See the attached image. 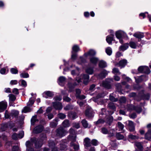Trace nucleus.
Instances as JSON below:
<instances>
[{"label": "nucleus", "mask_w": 151, "mask_h": 151, "mask_svg": "<svg viewBox=\"0 0 151 151\" xmlns=\"http://www.w3.org/2000/svg\"><path fill=\"white\" fill-rule=\"evenodd\" d=\"M114 78L115 80L117 81H119L120 79V78H119V77L117 76H114Z\"/></svg>", "instance_id": "0e129e2a"}, {"label": "nucleus", "mask_w": 151, "mask_h": 151, "mask_svg": "<svg viewBox=\"0 0 151 151\" xmlns=\"http://www.w3.org/2000/svg\"><path fill=\"white\" fill-rule=\"evenodd\" d=\"M70 145V146L73 147L75 150H77L79 149V145L74 143L73 142H71Z\"/></svg>", "instance_id": "f3484780"}, {"label": "nucleus", "mask_w": 151, "mask_h": 151, "mask_svg": "<svg viewBox=\"0 0 151 151\" xmlns=\"http://www.w3.org/2000/svg\"><path fill=\"white\" fill-rule=\"evenodd\" d=\"M55 145V144L53 141L49 142V145L50 147L53 146Z\"/></svg>", "instance_id": "e2e57ef3"}, {"label": "nucleus", "mask_w": 151, "mask_h": 151, "mask_svg": "<svg viewBox=\"0 0 151 151\" xmlns=\"http://www.w3.org/2000/svg\"><path fill=\"white\" fill-rule=\"evenodd\" d=\"M57 124L55 122H51L50 123V126L52 127H56L57 126Z\"/></svg>", "instance_id": "13d9d810"}, {"label": "nucleus", "mask_w": 151, "mask_h": 151, "mask_svg": "<svg viewBox=\"0 0 151 151\" xmlns=\"http://www.w3.org/2000/svg\"><path fill=\"white\" fill-rule=\"evenodd\" d=\"M10 70L12 74H16L18 72V70L15 68H12Z\"/></svg>", "instance_id": "a19ab883"}, {"label": "nucleus", "mask_w": 151, "mask_h": 151, "mask_svg": "<svg viewBox=\"0 0 151 151\" xmlns=\"http://www.w3.org/2000/svg\"><path fill=\"white\" fill-rule=\"evenodd\" d=\"M63 100L67 102H69L70 101V99L68 97H66L63 98Z\"/></svg>", "instance_id": "69168bd1"}, {"label": "nucleus", "mask_w": 151, "mask_h": 151, "mask_svg": "<svg viewBox=\"0 0 151 151\" xmlns=\"http://www.w3.org/2000/svg\"><path fill=\"white\" fill-rule=\"evenodd\" d=\"M125 33L121 30H119L117 31L116 33V36L118 39H120L121 38L122 35Z\"/></svg>", "instance_id": "ddd939ff"}, {"label": "nucleus", "mask_w": 151, "mask_h": 151, "mask_svg": "<svg viewBox=\"0 0 151 151\" xmlns=\"http://www.w3.org/2000/svg\"><path fill=\"white\" fill-rule=\"evenodd\" d=\"M76 96L77 98L80 96V94L81 93V91L79 89H77L76 90Z\"/></svg>", "instance_id": "09e8293b"}, {"label": "nucleus", "mask_w": 151, "mask_h": 151, "mask_svg": "<svg viewBox=\"0 0 151 151\" xmlns=\"http://www.w3.org/2000/svg\"><path fill=\"white\" fill-rule=\"evenodd\" d=\"M129 45L133 49L136 48L137 46V43L132 41L129 42Z\"/></svg>", "instance_id": "6ab92c4d"}, {"label": "nucleus", "mask_w": 151, "mask_h": 151, "mask_svg": "<svg viewBox=\"0 0 151 151\" xmlns=\"http://www.w3.org/2000/svg\"><path fill=\"white\" fill-rule=\"evenodd\" d=\"M128 109L135 110L137 112L139 113H140L142 111V109L140 107L135 106L132 105L129 106V108Z\"/></svg>", "instance_id": "0eeeda50"}, {"label": "nucleus", "mask_w": 151, "mask_h": 151, "mask_svg": "<svg viewBox=\"0 0 151 151\" xmlns=\"http://www.w3.org/2000/svg\"><path fill=\"white\" fill-rule=\"evenodd\" d=\"M20 76L21 78H27L29 77V75L27 73L23 72L20 74Z\"/></svg>", "instance_id": "72a5a7b5"}, {"label": "nucleus", "mask_w": 151, "mask_h": 151, "mask_svg": "<svg viewBox=\"0 0 151 151\" xmlns=\"http://www.w3.org/2000/svg\"><path fill=\"white\" fill-rule=\"evenodd\" d=\"M43 129V127L39 125L37 126L34 129V132L35 133H38L41 132Z\"/></svg>", "instance_id": "1a4fd4ad"}, {"label": "nucleus", "mask_w": 151, "mask_h": 151, "mask_svg": "<svg viewBox=\"0 0 151 151\" xmlns=\"http://www.w3.org/2000/svg\"><path fill=\"white\" fill-rule=\"evenodd\" d=\"M106 52L108 55H110L112 52L111 49L110 47L106 48Z\"/></svg>", "instance_id": "2f4dec72"}, {"label": "nucleus", "mask_w": 151, "mask_h": 151, "mask_svg": "<svg viewBox=\"0 0 151 151\" xmlns=\"http://www.w3.org/2000/svg\"><path fill=\"white\" fill-rule=\"evenodd\" d=\"M86 116L88 118H92L93 116V112L91 108L87 109L85 112Z\"/></svg>", "instance_id": "7ed1b4c3"}, {"label": "nucleus", "mask_w": 151, "mask_h": 151, "mask_svg": "<svg viewBox=\"0 0 151 151\" xmlns=\"http://www.w3.org/2000/svg\"><path fill=\"white\" fill-rule=\"evenodd\" d=\"M73 127L77 129H78L79 128L80 125L79 123H76L74 124Z\"/></svg>", "instance_id": "774afa93"}, {"label": "nucleus", "mask_w": 151, "mask_h": 151, "mask_svg": "<svg viewBox=\"0 0 151 151\" xmlns=\"http://www.w3.org/2000/svg\"><path fill=\"white\" fill-rule=\"evenodd\" d=\"M18 81L16 80H13L11 81L10 84L11 85H14L17 84Z\"/></svg>", "instance_id": "de8ad7c7"}, {"label": "nucleus", "mask_w": 151, "mask_h": 151, "mask_svg": "<svg viewBox=\"0 0 151 151\" xmlns=\"http://www.w3.org/2000/svg\"><path fill=\"white\" fill-rule=\"evenodd\" d=\"M31 111V109L28 106H25L24 108L22 110V112L26 113L27 112H30Z\"/></svg>", "instance_id": "473e14b6"}, {"label": "nucleus", "mask_w": 151, "mask_h": 151, "mask_svg": "<svg viewBox=\"0 0 151 151\" xmlns=\"http://www.w3.org/2000/svg\"><path fill=\"white\" fill-rule=\"evenodd\" d=\"M114 39V35H111L108 36L106 39L107 42L109 44H110L111 43L112 41Z\"/></svg>", "instance_id": "f8f14e48"}, {"label": "nucleus", "mask_w": 151, "mask_h": 151, "mask_svg": "<svg viewBox=\"0 0 151 151\" xmlns=\"http://www.w3.org/2000/svg\"><path fill=\"white\" fill-rule=\"evenodd\" d=\"M72 50L74 52H77L79 50V47L77 45H74L73 47Z\"/></svg>", "instance_id": "f704fd0d"}, {"label": "nucleus", "mask_w": 151, "mask_h": 151, "mask_svg": "<svg viewBox=\"0 0 151 151\" xmlns=\"http://www.w3.org/2000/svg\"><path fill=\"white\" fill-rule=\"evenodd\" d=\"M83 143L85 147H88L91 146V141L88 137L84 139Z\"/></svg>", "instance_id": "423d86ee"}, {"label": "nucleus", "mask_w": 151, "mask_h": 151, "mask_svg": "<svg viewBox=\"0 0 151 151\" xmlns=\"http://www.w3.org/2000/svg\"><path fill=\"white\" fill-rule=\"evenodd\" d=\"M86 72L87 73L91 74L93 73V70L92 69L89 68L86 70Z\"/></svg>", "instance_id": "79ce46f5"}, {"label": "nucleus", "mask_w": 151, "mask_h": 151, "mask_svg": "<svg viewBox=\"0 0 151 151\" xmlns=\"http://www.w3.org/2000/svg\"><path fill=\"white\" fill-rule=\"evenodd\" d=\"M99 142L96 139H93L91 140V145L96 146L99 144Z\"/></svg>", "instance_id": "c85d7f7f"}, {"label": "nucleus", "mask_w": 151, "mask_h": 151, "mask_svg": "<svg viewBox=\"0 0 151 151\" xmlns=\"http://www.w3.org/2000/svg\"><path fill=\"white\" fill-rule=\"evenodd\" d=\"M9 100L10 101H14L16 99V97L15 95L13 94H10L9 95Z\"/></svg>", "instance_id": "412c9836"}, {"label": "nucleus", "mask_w": 151, "mask_h": 151, "mask_svg": "<svg viewBox=\"0 0 151 151\" xmlns=\"http://www.w3.org/2000/svg\"><path fill=\"white\" fill-rule=\"evenodd\" d=\"M104 96L103 93L99 94L96 97V99H99L103 97Z\"/></svg>", "instance_id": "49530a36"}, {"label": "nucleus", "mask_w": 151, "mask_h": 151, "mask_svg": "<svg viewBox=\"0 0 151 151\" xmlns=\"http://www.w3.org/2000/svg\"><path fill=\"white\" fill-rule=\"evenodd\" d=\"M99 66L100 68H103L104 66V62L103 61H100L99 63Z\"/></svg>", "instance_id": "052dcab7"}, {"label": "nucleus", "mask_w": 151, "mask_h": 151, "mask_svg": "<svg viewBox=\"0 0 151 151\" xmlns=\"http://www.w3.org/2000/svg\"><path fill=\"white\" fill-rule=\"evenodd\" d=\"M17 135L16 133H14L12 136V138L14 140L17 139Z\"/></svg>", "instance_id": "3c124183"}, {"label": "nucleus", "mask_w": 151, "mask_h": 151, "mask_svg": "<svg viewBox=\"0 0 151 151\" xmlns=\"http://www.w3.org/2000/svg\"><path fill=\"white\" fill-rule=\"evenodd\" d=\"M65 81V77L61 76L59 77L58 79L59 84L62 85V84L64 83Z\"/></svg>", "instance_id": "aec40b11"}, {"label": "nucleus", "mask_w": 151, "mask_h": 151, "mask_svg": "<svg viewBox=\"0 0 151 151\" xmlns=\"http://www.w3.org/2000/svg\"><path fill=\"white\" fill-rule=\"evenodd\" d=\"M84 15L86 17H88L89 16L90 14L88 12H84Z\"/></svg>", "instance_id": "680f3d73"}, {"label": "nucleus", "mask_w": 151, "mask_h": 151, "mask_svg": "<svg viewBox=\"0 0 151 151\" xmlns=\"http://www.w3.org/2000/svg\"><path fill=\"white\" fill-rule=\"evenodd\" d=\"M146 76H140L137 79H136V81L138 83L141 82L142 81L146 80Z\"/></svg>", "instance_id": "a211bd4d"}, {"label": "nucleus", "mask_w": 151, "mask_h": 151, "mask_svg": "<svg viewBox=\"0 0 151 151\" xmlns=\"http://www.w3.org/2000/svg\"><path fill=\"white\" fill-rule=\"evenodd\" d=\"M116 138L118 139H122L124 138V136L120 134L119 133H117L116 134Z\"/></svg>", "instance_id": "e433bc0d"}, {"label": "nucleus", "mask_w": 151, "mask_h": 151, "mask_svg": "<svg viewBox=\"0 0 151 151\" xmlns=\"http://www.w3.org/2000/svg\"><path fill=\"white\" fill-rule=\"evenodd\" d=\"M7 106V103L6 101H2L0 102V112L4 111L6 109Z\"/></svg>", "instance_id": "20e7f679"}, {"label": "nucleus", "mask_w": 151, "mask_h": 151, "mask_svg": "<svg viewBox=\"0 0 151 151\" xmlns=\"http://www.w3.org/2000/svg\"><path fill=\"white\" fill-rule=\"evenodd\" d=\"M109 99H110L112 101H117V99L115 98L112 96H110Z\"/></svg>", "instance_id": "4d7b16f0"}, {"label": "nucleus", "mask_w": 151, "mask_h": 151, "mask_svg": "<svg viewBox=\"0 0 151 151\" xmlns=\"http://www.w3.org/2000/svg\"><path fill=\"white\" fill-rule=\"evenodd\" d=\"M63 126L65 127H67L70 126L69 121L67 119L65 120L62 123Z\"/></svg>", "instance_id": "dca6fc26"}, {"label": "nucleus", "mask_w": 151, "mask_h": 151, "mask_svg": "<svg viewBox=\"0 0 151 151\" xmlns=\"http://www.w3.org/2000/svg\"><path fill=\"white\" fill-rule=\"evenodd\" d=\"M118 127L121 130H122L124 128V126L121 122H118Z\"/></svg>", "instance_id": "37998d69"}, {"label": "nucleus", "mask_w": 151, "mask_h": 151, "mask_svg": "<svg viewBox=\"0 0 151 151\" xmlns=\"http://www.w3.org/2000/svg\"><path fill=\"white\" fill-rule=\"evenodd\" d=\"M138 70L139 72H144L147 73H150L149 68L146 66H140L138 68Z\"/></svg>", "instance_id": "f03ea898"}, {"label": "nucleus", "mask_w": 151, "mask_h": 151, "mask_svg": "<svg viewBox=\"0 0 151 151\" xmlns=\"http://www.w3.org/2000/svg\"><path fill=\"white\" fill-rule=\"evenodd\" d=\"M58 116L60 119H63L65 118L66 116L64 114L59 113L58 114Z\"/></svg>", "instance_id": "4c0bfd02"}, {"label": "nucleus", "mask_w": 151, "mask_h": 151, "mask_svg": "<svg viewBox=\"0 0 151 151\" xmlns=\"http://www.w3.org/2000/svg\"><path fill=\"white\" fill-rule=\"evenodd\" d=\"M35 65V64L34 63H31L28 68L27 69V70H28L30 69L31 68H32Z\"/></svg>", "instance_id": "bf43d9fd"}, {"label": "nucleus", "mask_w": 151, "mask_h": 151, "mask_svg": "<svg viewBox=\"0 0 151 151\" xmlns=\"http://www.w3.org/2000/svg\"><path fill=\"white\" fill-rule=\"evenodd\" d=\"M56 136L62 137L67 133V132L62 127H60L56 130Z\"/></svg>", "instance_id": "f257e3e1"}, {"label": "nucleus", "mask_w": 151, "mask_h": 151, "mask_svg": "<svg viewBox=\"0 0 151 151\" xmlns=\"http://www.w3.org/2000/svg\"><path fill=\"white\" fill-rule=\"evenodd\" d=\"M90 61L92 63L96 64L98 61V59L96 58L93 57L90 58Z\"/></svg>", "instance_id": "a878e982"}, {"label": "nucleus", "mask_w": 151, "mask_h": 151, "mask_svg": "<svg viewBox=\"0 0 151 151\" xmlns=\"http://www.w3.org/2000/svg\"><path fill=\"white\" fill-rule=\"evenodd\" d=\"M121 103H124L126 101V99L125 97H122L119 100Z\"/></svg>", "instance_id": "8fccbe9b"}, {"label": "nucleus", "mask_w": 151, "mask_h": 151, "mask_svg": "<svg viewBox=\"0 0 151 151\" xmlns=\"http://www.w3.org/2000/svg\"><path fill=\"white\" fill-rule=\"evenodd\" d=\"M145 138L148 140L151 139V130H149L145 135Z\"/></svg>", "instance_id": "2eb2a0df"}, {"label": "nucleus", "mask_w": 151, "mask_h": 151, "mask_svg": "<svg viewBox=\"0 0 151 151\" xmlns=\"http://www.w3.org/2000/svg\"><path fill=\"white\" fill-rule=\"evenodd\" d=\"M81 123L82 125L85 128H86L88 126V123L87 121L85 119H84L83 120L81 121Z\"/></svg>", "instance_id": "cd10ccee"}, {"label": "nucleus", "mask_w": 151, "mask_h": 151, "mask_svg": "<svg viewBox=\"0 0 151 151\" xmlns=\"http://www.w3.org/2000/svg\"><path fill=\"white\" fill-rule=\"evenodd\" d=\"M134 36L139 39L142 38L144 37V35L143 33L137 32L135 33L133 35Z\"/></svg>", "instance_id": "4468645a"}, {"label": "nucleus", "mask_w": 151, "mask_h": 151, "mask_svg": "<svg viewBox=\"0 0 151 151\" xmlns=\"http://www.w3.org/2000/svg\"><path fill=\"white\" fill-rule=\"evenodd\" d=\"M12 93L18 95L19 94L18 89L17 88H14L12 90Z\"/></svg>", "instance_id": "a18cd8bd"}, {"label": "nucleus", "mask_w": 151, "mask_h": 151, "mask_svg": "<svg viewBox=\"0 0 151 151\" xmlns=\"http://www.w3.org/2000/svg\"><path fill=\"white\" fill-rule=\"evenodd\" d=\"M19 84L21 83L20 85L25 87L27 86L26 82L23 80H21L19 81Z\"/></svg>", "instance_id": "7c9ffc66"}, {"label": "nucleus", "mask_w": 151, "mask_h": 151, "mask_svg": "<svg viewBox=\"0 0 151 151\" xmlns=\"http://www.w3.org/2000/svg\"><path fill=\"white\" fill-rule=\"evenodd\" d=\"M127 63V60L125 59H123L121 60L119 62L115 64L116 66H118L121 68L124 67L126 65Z\"/></svg>", "instance_id": "39448f33"}, {"label": "nucleus", "mask_w": 151, "mask_h": 151, "mask_svg": "<svg viewBox=\"0 0 151 151\" xmlns=\"http://www.w3.org/2000/svg\"><path fill=\"white\" fill-rule=\"evenodd\" d=\"M70 117L72 119H74L76 117V115L75 113H71L69 114Z\"/></svg>", "instance_id": "ea45409f"}, {"label": "nucleus", "mask_w": 151, "mask_h": 151, "mask_svg": "<svg viewBox=\"0 0 151 151\" xmlns=\"http://www.w3.org/2000/svg\"><path fill=\"white\" fill-rule=\"evenodd\" d=\"M19 147L18 146H14L12 148V151H18Z\"/></svg>", "instance_id": "6e6d98bb"}, {"label": "nucleus", "mask_w": 151, "mask_h": 151, "mask_svg": "<svg viewBox=\"0 0 151 151\" xmlns=\"http://www.w3.org/2000/svg\"><path fill=\"white\" fill-rule=\"evenodd\" d=\"M128 127L130 132H133L134 130V126L133 122L131 121H128Z\"/></svg>", "instance_id": "9d476101"}, {"label": "nucleus", "mask_w": 151, "mask_h": 151, "mask_svg": "<svg viewBox=\"0 0 151 151\" xmlns=\"http://www.w3.org/2000/svg\"><path fill=\"white\" fill-rule=\"evenodd\" d=\"M83 78L85 79V80L83 81V83L85 85H86L88 82L89 78V76L87 74L84 75L83 76Z\"/></svg>", "instance_id": "393cba45"}, {"label": "nucleus", "mask_w": 151, "mask_h": 151, "mask_svg": "<svg viewBox=\"0 0 151 151\" xmlns=\"http://www.w3.org/2000/svg\"><path fill=\"white\" fill-rule=\"evenodd\" d=\"M53 106L56 110H61L62 108V105L60 102H55L53 103Z\"/></svg>", "instance_id": "6e6552de"}, {"label": "nucleus", "mask_w": 151, "mask_h": 151, "mask_svg": "<svg viewBox=\"0 0 151 151\" xmlns=\"http://www.w3.org/2000/svg\"><path fill=\"white\" fill-rule=\"evenodd\" d=\"M104 123V121L102 119H99L97 122H96V124H103Z\"/></svg>", "instance_id": "603ef678"}, {"label": "nucleus", "mask_w": 151, "mask_h": 151, "mask_svg": "<svg viewBox=\"0 0 151 151\" xmlns=\"http://www.w3.org/2000/svg\"><path fill=\"white\" fill-rule=\"evenodd\" d=\"M95 52L93 50H89L87 53L85 54L86 56L87 55L93 56L95 55Z\"/></svg>", "instance_id": "c756f323"}, {"label": "nucleus", "mask_w": 151, "mask_h": 151, "mask_svg": "<svg viewBox=\"0 0 151 151\" xmlns=\"http://www.w3.org/2000/svg\"><path fill=\"white\" fill-rule=\"evenodd\" d=\"M134 145L137 148L140 150H142L143 149L142 145L141 143L139 142H135Z\"/></svg>", "instance_id": "b1692460"}, {"label": "nucleus", "mask_w": 151, "mask_h": 151, "mask_svg": "<svg viewBox=\"0 0 151 151\" xmlns=\"http://www.w3.org/2000/svg\"><path fill=\"white\" fill-rule=\"evenodd\" d=\"M44 96L46 98L52 97L53 96V93L50 91H46L45 92L43 93Z\"/></svg>", "instance_id": "9b49d317"}, {"label": "nucleus", "mask_w": 151, "mask_h": 151, "mask_svg": "<svg viewBox=\"0 0 151 151\" xmlns=\"http://www.w3.org/2000/svg\"><path fill=\"white\" fill-rule=\"evenodd\" d=\"M112 72L114 74H118L120 75L121 73L119 72V69L117 68H114L112 69Z\"/></svg>", "instance_id": "bb28decb"}, {"label": "nucleus", "mask_w": 151, "mask_h": 151, "mask_svg": "<svg viewBox=\"0 0 151 151\" xmlns=\"http://www.w3.org/2000/svg\"><path fill=\"white\" fill-rule=\"evenodd\" d=\"M128 47V45L127 44H125L121 46L120 47L119 49L120 50L124 51L127 49Z\"/></svg>", "instance_id": "4be33fe9"}, {"label": "nucleus", "mask_w": 151, "mask_h": 151, "mask_svg": "<svg viewBox=\"0 0 151 151\" xmlns=\"http://www.w3.org/2000/svg\"><path fill=\"white\" fill-rule=\"evenodd\" d=\"M37 118L36 116H35L32 117L31 119V123L32 125H34L35 123L37 120Z\"/></svg>", "instance_id": "c9c22d12"}, {"label": "nucleus", "mask_w": 151, "mask_h": 151, "mask_svg": "<svg viewBox=\"0 0 151 151\" xmlns=\"http://www.w3.org/2000/svg\"><path fill=\"white\" fill-rule=\"evenodd\" d=\"M19 113V112L18 111H13L10 114V115L12 117H16L18 116Z\"/></svg>", "instance_id": "5701e85b"}, {"label": "nucleus", "mask_w": 151, "mask_h": 151, "mask_svg": "<svg viewBox=\"0 0 151 151\" xmlns=\"http://www.w3.org/2000/svg\"><path fill=\"white\" fill-rule=\"evenodd\" d=\"M54 99L56 101H60L62 99V97L60 96H56L54 97Z\"/></svg>", "instance_id": "5fc2aeb1"}, {"label": "nucleus", "mask_w": 151, "mask_h": 151, "mask_svg": "<svg viewBox=\"0 0 151 151\" xmlns=\"http://www.w3.org/2000/svg\"><path fill=\"white\" fill-rule=\"evenodd\" d=\"M11 116V115H10V114L9 115L8 111L7 110H6L5 111V118H10V116Z\"/></svg>", "instance_id": "c03bdc74"}, {"label": "nucleus", "mask_w": 151, "mask_h": 151, "mask_svg": "<svg viewBox=\"0 0 151 151\" xmlns=\"http://www.w3.org/2000/svg\"><path fill=\"white\" fill-rule=\"evenodd\" d=\"M6 70L5 68H2L0 70V73L2 74H5L6 72Z\"/></svg>", "instance_id": "864d4df0"}, {"label": "nucleus", "mask_w": 151, "mask_h": 151, "mask_svg": "<svg viewBox=\"0 0 151 151\" xmlns=\"http://www.w3.org/2000/svg\"><path fill=\"white\" fill-rule=\"evenodd\" d=\"M129 138L132 139H137L139 138L138 136H137L133 135L132 134H129L128 136Z\"/></svg>", "instance_id": "58836bf2"}, {"label": "nucleus", "mask_w": 151, "mask_h": 151, "mask_svg": "<svg viewBox=\"0 0 151 151\" xmlns=\"http://www.w3.org/2000/svg\"><path fill=\"white\" fill-rule=\"evenodd\" d=\"M5 92L6 93H10L11 92V89L9 88H6L5 89Z\"/></svg>", "instance_id": "338daca9"}]
</instances>
